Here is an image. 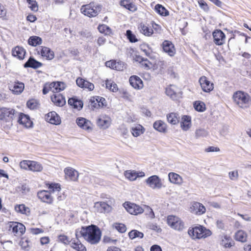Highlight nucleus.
Listing matches in <instances>:
<instances>
[{
  "label": "nucleus",
  "instance_id": "17",
  "mask_svg": "<svg viewBox=\"0 0 251 251\" xmlns=\"http://www.w3.org/2000/svg\"><path fill=\"white\" fill-rule=\"evenodd\" d=\"M191 212L196 215H201L205 212V207L201 203L193 202L190 208Z\"/></svg>",
  "mask_w": 251,
  "mask_h": 251
},
{
  "label": "nucleus",
  "instance_id": "18",
  "mask_svg": "<svg viewBox=\"0 0 251 251\" xmlns=\"http://www.w3.org/2000/svg\"><path fill=\"white\" fill-rule=\"evenodd\" d=\"M51 100L58 106H63L66 103L65 97L60 93L53 94L50 97Z\"/></svg>",
  "mask_w": 251,
  "mask_h": 251
},
{
  "label": "nucleus",
  "instance_id": "35",
  "mask_svg": "<svg viewBox=\"0 0 251 251\" xmlns=\"http://www.w3.org/2000/svg\"><path fill=\"white\" fill-rule=\"evenodd\" d=\"M71 247L77 251H87L85 246L79 240L77 242H75V240H73L71 243Z\"/></svg>",
  "mask_w": 251,
  "mask_h": 251
},
{
  "label": "nucleus",
  "instance_id": "40",
  "mask_svg": "<svg viewBox=\"0 0 251 251\" xmlns=\"http://www.w3.org/2000/svg\"><path fill=\"white\" fill-rule=\"evenodd\" d=\"M235 239L236 240L245 242L247 240V235L244 231L243 230H238L235 235Z\"/></svg>",
  "mask_w": 251,
  "mask_h": 251
},
{
  "label": "nucleus",
  "instance_id": "29",
  "mask_svg": "<svg viewBox=\"0 0 251 251\" xmlns=\"http://www.w3.org/2000/svg\"><path fill=\"white\" fill-rule=\"evenodd\" d=\"M153 126L155 129L160 132L165 133L167 130L166 124L161 120L155 121L153 123Z\"/></svg>",
  "mask_w": 251,
  "mask_h": 251
},
{
  "label": "nucleus",
  "instance_id": "30",
  "mask_svg": "<svg viewBox=\"0 0 251 251\" xmlns=\"http://www.w3.org/2000/svg\"><path fill=\"white\" fill-rule=\"evenodd\" d=\"M169 179L171 183L180 184L182 182V177L175 173H170L168 175Z\"/></svg>",
  "mask_w": 251,
  "mask_h": 251
},
{
  "label": "nucleus",
  "instance_id": "50",
  "mask_svg": "<svg viewBox=\"0 0 251 251\" xmlns=\"http://www.w3.org/2000/svg\"><path fill=\"white\" fill-rule=\"evenodd\" d=\"M208 132L204 128L198 129L195 131V137L197 138L206 137Z\"/></svg>",
  "mask_w": 251,
  "mask_h": 251
},
{
  "label": "nucleus",
  "instance_id": "59",
  "mask_svg": "<svg viewBox=\"0 0 251 251\" xmlns=\"http://www.w3.org/2000/svg\"><path fill=\"white\" fill-rule=\"evenodd\" d=\"M115 228L121 233H124L126 231V227L124 224H116L115 226Z\"/></svg>",
  "mask_w": 251,
  "mask_h": 251
},
{
  "label": "nucleus",
  "instance_id": "41",
  "mask_svg": "<svg viewBox=\"0 0 251 251\" xmlns=\"http://www.w3.org/2000/svg\"><path fill=\"white\" fill-rule=\"evenodd\" d=\"M128 236L131 239H134L137 237L142 239L144 237V233L137 230L133 229L128 233Z\"/></svg>",
  "mask_w": 251,
  "mask_h": 251
},
{
  "label": "nucleus",
  "instance_id": "4",
  "mask_svg": "<svg viewBox=\"0 0 251 251\" xmlns=\"http://www.w3.org/2000/svg\"><path fill=\"white\" fill-rule=\"evenodd\" d=\"M188 233L192 238L195 239L208 237L211 234V232L210 230L200 225L191 228H190L188 229Z\"/></svg>",
  "mask_w": 251,
  "mask_h": 251
},
{
  "label": "nucleus",
  "instance_id": "47",
  "mask_svg": "<svg viewBox=\"0 0 251 251\" xmlns=\"http://www.w3.org/2000/svg\"><path fill=\"white\" fill-rule=\"evenodd\" d=\"M58 241L62 243L65 245H71V243L73 241L70 240V238L64 234H60L58 236Z\"/></svg>",
  "mask_w": 251,
  "mask_h": 251
},
{
  "label": "nucleus",
  "instance_id": "3",
  "mask_svg": "<svg viewBox=\"0 0 251 251\" xmlns=\"http://www.w3.org/2000/svg\"><path fill=\"white\" fill-rule=\"evenodd\" d=\"M18 112L12 108L0 107V120L8 123L12 126V121L16 120Z\"/></svg>",
  "mask_w": 251,
  "mask_h": 251
},
{
  "label": "nucleus",
  "instance_id": "54",
  "mask_svg": "<svg viewBox=\"0 0 251 251\" xmlns=\"http://www.w3.org/2000/svg\"><path fill=\"white\" fill-rule=\"evenodd\" d=\"M28 3V7L30 9L34 12H36L38 10V5L37 2L35 0H26Z\"/></svg>",
  "mask_w": 251,
  "mask_h": 251
},
{
  "label": "nucleus",
  "instance_id": "14",
  "mask_svg": "<svg viewBox=\"0 0 251 251\" xmlns=\"http://www.w3.org/2000/svg\"><path fill=\"white\" fill-rule=\"evenodd\" d=\"M11 223L10 227L12 228V232L15 236H21L25 232V227L23 224L18 222H11Z\"/></svg>",
  "mask_w": 251,
  "mask_h": 251
},
{
  "label": "nucleus",
  "instance_id": "52",
  "mask_svg": "<svg viewBox=\"0 0 251 251\" xmlns=\"http://www.w3.org/2000/svg\"><path fill=\"white\" fill-rule=\"evenodd\" d=\"M79 34L81 36V39L83 40H90L93 38L91 32L87 30H82L79 32Z\"/></svg>",
  "mask_w": 251,
  "mask_h": 251
},
{
  "label": "nucleus",
  "instance_id": "57",
  "mask_svg": "<svg viewBox=\"0 0 251 251\" xmlns=\"http://www.w3.org/2000/svg\"><path fill=\"white\" fill-rule=\"evenodd\" d=\"M48 187L50 190L53 192L55 191L59 192L61 190L60 185L59 183H50L48 184Z\"/></svg>",
  "mask_w": 251,
  "mask_h": 251
},
{
  "label": "nucleus",
  "instance_id": "63",
  "mask_svg": "<svg viewBox=\"0 0 251 251\" xmlns=\"http://www.w3.org/2000/svg\"><path fill=\"white\" fill-rule=\"evenodd\" d=\"M116 61L114 60H111L110 61H107L105 62V66L107 67H109L112 69L116 70Z\"/></svg>",
  "mask_w": 251,
  "mask_h": 251
},
{
  "label": "nucleus",
  "instance_id": "33",
  "mask_svg": "<svg viewBox=\"0 0 251 251\" xmlns=\"http://www.w3.org/2000/svg\"><path fill=\"white\" fill-rule=\"evenodd\" d=\"M28 43L31 46L36 47L37 45H40L42 43V39L39 36H30L28 40Z\"/></svg>",
  "mask_w": 251,
  "mask_h": 251
},
{
  "label": "nucleus",
  "instance_id": "61",
  "mask_svg": "<svg viewBox=\"0 0 251 251\" xmlns=\"http://www.w3.org/2000/svg\"><path fill=\"white\" fill-rule=\"evenodd\" d=\"M18 190L23 194H26L29 191V189L26 184H24L18 187Z\"/></svg>",
  "mask_w": 251,
  "mask_h": 251
},
{
  "label": "nucleus",
  "instance_id": "1",
  "mask_svg": "<svg viewBox=\"0 0 251 251\" xmlns=\"http://www.w3.org/2000/svg\"><path fill=\"white\" fill-rule=\"evenodd\" d=\"M79 233L86 241L92 245L98 244L101 239V232L98 226L94 225L82 226Z\"/></svg>",
  "mask_w": 251,
  "mask_h": 251
},
{
  "label": "nucleus",
  "instance_id": "45",
  "mask_svg": "<svg viewBox=\"0 0 251 251\" xmlns=\"http://www.w3.org/2000/svg\"><path fill=\"white\" fill-rule=\"evenodd\" d=\"M51 85L59 92L64 90L66 87L65 83L61 81L53 82L51 84Z\"/></svg>",
  "mask_w": 251,
  "mask_h": 251
},
{
  "label": "nucleus",
  "instance_id": "10",
  "mask_svg": "<svg viewBox=\"0 0 251 251\" xmlns=\"http://www.w3.org/2000/svg\"><path fill=\"white\" fill-rule=\"evenodd\" d=\"M213 42L217 46H222L225 43L226 35L221 29H215L212 32Z\"/></svg>",
  "mask_w": 251,
  "mask_h": 251
},
{
  "label": "nucleus",
  "instance_id": "20",
  "mask_svg": "<svg viewBox=\"0 0 251 251\" xmlns=\"http://www.w3.org/2000/svg\"><path fill=\"white\" fill-rule=\"evenodd\" d=\"M10 90L12 91L14 94H20L22 93L25 88V84L24 83L17 81H15L13 84H11L9 86Z\"/></svg>",
  "mask_w": 251,
  "mask_h": 251
},
{
  "label": "nucleus",
  "instance_id": "22",
  "mask_svg": "<svg viewBox=\"0 0 251 251\" xmlns=\"http://www.w3.org/2000/svg\"><path fill=\"white\" fill-rule=\"evenodd\" d=\"M129 81L130 84L136 89H141L143 87V81L137 75L131 76L129 78Z\"/></svg>",
  "mask_w": 251,
  "mask_h": 251
},
{
  "label": "nucleus",
  "instance_id": "34",
  "mask_svg": "<svg viewBox=\"0 0 251 251\" xmlns=\"http://www.w3.org/2000/svg\"><path fill=\"white\" fill-rule=\"evenodd\" d=\"M95 206L99 208L100 212H108L111 207L105 202H97L95 203Z\"/></svg>",
  "mask_w": 251,
  "mask_h": 251
},
{
  "label": "nucleus",
  "instance_id": "39",
  "mask_svg": "<svg viewBox=\"0 0 251 251\" xmlns=\"http://www.w3.org/2000/svg\"><path fill=\"white\" fill-rule=\"evenodd\" d=\"M124 175L125 177L130 181H134L139 176V174L134 171H126Z\"/></svg>",
  "mask_w": 251,
  "mask_h": 251
},
{
  "label": "nucleus",
  "instance_id": "23",
  "mask_svg": "<svg viewBox=\"0 0 251 251\" xmlns=\"http://www.w3.org/2000/svg\"><path fill=\"white\" fill-rule=\"evenodd\" d=\"M37 197L42 201L48 203H51L53 201L50 194L47 191L43 190L38 192Z\"/></svg>",
  "mask_w": 251,
  "mask_h": 251
},
{
  "label": "nucleus",
  "instance_id": "58",
  "mask_svg": "<svg viewBox=\"0 0 251 251\" xmlns=\"http://www.w3.org/2000/svg\"><path fill=\"white\" fill-rule=\"evenodd\" d=\"M96 101L98 102V105L99 106L100 108L106 106V100L105 98L100 96H96Z\"/></svg>",
  "mask_w": 251,
  "mask_h": 251
},
{
  "label": "nucleus",
  "instance_id": "60",
  "mask_svg": "<svg viewBox=\"0 0 251 251\" xmlns=\"http://www.w3.org/2000/svg\"><path fill=\"white\" fill-rule=\"evenodd\" d=\"M198 3L200 7L204 11L208 12L209 11V7L204 0H199Z\"/></svg>",
  "mask_w": 251,
  "mask_h": 251
},
{
  "label": "nucleus",
  "instance_id": "36",
  "mask_svg": "<svg viewBox=\"0 0 251 251\" xmlns=\"http://www.w3.org/2000/svg\"><path fill=\"white\" fill-rule=\"evenodd\" d=\"M154 10L158 14L162 16H167L169 15V12L164 6L160 4L155 6Z\"/></svg>",
  "mask_w": 251,
  "mask_h": 251
},
{
  "label": "nucleus",
  "instance_id": "64",
  "mask_svg": "<svg viewBox=\"0 0 251 251\" xmlns=\"http://www.w3.org/2000/svg\"><path fill=\"white\" fill-rule=\"evenodd\" d=\"M228 175L230 179L232 180H235L237 179L238 177V174L237 171L229 172Z\"/></svg>",
  "mask_w": 251,
  "mask_h": 251
},
{
  "label": "nucleus",
  "instance_id": "15",
  "mask_svg": "<svg viewBox=\"0 0 251 251\" xmlns=\"http://www.w3.org/2000/svg\"><path fill=\"white\" fill-rule=\"evenodd\" d=\"M45 120L47 122L55 125H59L61 122L60 117L55 111H51L46 114Z\"/></svg>",
  "mask_w": 251,
  "mask_h": 251
},
{
  "label": "nucleus",
  "instance_id": "53",
  "mask_svg": "<svg viewBox=\"0 0 251 251\" xmlns=\"http://www.w3.org/2000/svg\"><path fill=\"white\" fill-rule=\"evenodd\" d=\"M31 162V160H24L20 162V166L21 169L26 170H28L30 171V168H31V166L30 164V163Z\"/></svg>",
  "mask_w": 251,
  "mask_h": 251
},
{
  "label": "nucleus",
  "instance_id": "16",
  "mask_svg": "<svg viewBox=\"0 0 251 251\" xmlns=\"http://www.w3.org/2000/svg\"><path fill=\"white\" fill-rule=\"evenodd\" d=\"M76 123L79 127L88 132L92 130L91 122L84 118H77L76 119Z\"/></svg>",
  "mask_w": 251,
  "mask_h": 251
},
{
  "label": "nucleus",
  "instance_id": "43",
  "mask_svg": "<svg viewBox=\"0 0 251 251\" xmlns=\"http://www.w3.org/2000/svg\"><path fill=\"white\" fill-rule=\"evenodd\" d=\"M195 109L199 112H203L205 110V104L201 101H196L194 103Z\"/></svg>",
  "mask_w": 251,
  "mask_h": 251
},
{
  "label": "nucleus",
  "instance_id": "9",
  "mask_svg": "<svg viewBox=\"0 0 251 251\" xmlns=\"http://www.w3.org/2000/svg\"><path fill=\"white\" fill-rule=\"evenodd\" d=\"M36 51L38 54H40L47 60H50L54 57V52L47 47L40 46L36 49Z\"/></svg>",
  "mask_w": 251,
  "mask_h": 251
},
{
  "label": "nucleus",
  "instance_id": "51",
  "mask_svg": "<svg viewBox=\"0 0 251 251\" xmlns=\"http://www.w3.org/2000/svg\"><path fill=\"white\" fill-rule=\"evenodd\" d=\"M105 84L106 88L109 89L110 91L113 92H116L118 91V86L115 83L111 82L109 80H106Z\"/></svg>",
  "mask_w": 251,
  "mask_h": 251
},
{
  "label": "nucleus",
  "instance_id": "56",
  "mask_svg": "<svg viewBox=\"0 0 251 251\" xmlns=\"http://www.w3.org/2000/svg\"><path fill=\"white\" fill-rule=\"evenodd\" d=\"M38 105V101L34 99L28 100L26 102L27 107L30 109H36Z\"/></svg>",
  "mask_w": 251,
  "mask_h": 251
},
{
  "label": "nucleus",
  "instance_id": "49",
  "mask_svg": "<svg viewBox=\"0 0 251 251\" xmlns=\"http://www.w3.org/2000/svg\"><path fill=\"white\" fill-rule=\"evenodd\" d=\"M126 35L130 43H136L138 41L136 36L129 29L126 31Z\"/></svg>",
  "mask_w": 251,
  "mask_h": 251
},
{
  "label": "nucleus",
  "instance_id": "62",
  "mask_svg": "<svg viewBox=\"0 0 251 251\" xmlns=\"http://www.w3.org/2000/svg\"><path fill=\"white\" fill-rule=\"evenodd\" d=\"M96 100H97L96 96L91 97L89 100V102L90 103V104H91L92 107L93 108V109L100 108L99 106L98 105V102H97Z\"/></svg>",
  "mask_w": 251,
  "mask_h": 251
},
{
  "label": "nucleus",
  "instance_id": "5",
  "mask_svg": "<svg viewBox=\"0 0 251 251\" xmlns=\"http://www.w3.org/2000/svg\"><path fill=\"white\" fill-rule=\"evenodd\" d=\"M233 98L235 102L242 108H245L249 106L251 98L246 93L242 91L235 92Z\"/></svg>",
  "mask_w": 251,
  "mask_h": 251
},
{
  "label": "nucleus",
  "instance_id": "42",
  "mask_svg": "<svg viewBox=\"0 0 251 251\" xmlns=\"http://www.w3.org/2000/svg\"><path fill=\"white\" fill-rule=\"evenodd\" d=\"M98 29L100 32L105 35H110L112 33L111 29L105 25H99Z\"/></svg>",
  "mask_w": 251,
  "mask_h": 251
},
{
  "label": "nucleus",
  "instance_id": "27",
  "mask_svg": "<svg viewBox=\"0 0 251 251\" xmlns=\"http://www.w3.org/2000/svg\"><path fill=\"white\" fill-rule=\"evenodd\" d=\"M191 117L188 115H184L181 118L180 126L183 130L186 131L190 128L191 126Z\"/></svg>",
  "mask_w": 251,
  "mask_h": 251
},
{
  "label": "nucleus",
  "instance_id": "2",
  "mask_svg": "<svg viewBox=\"0 0 251 251\" xmlns=\"http://www.w3.org/2000/svg\"><path fill=\"white\" fill-rule=\"evenodd\" d=\"M101 8V5L91 2L88 4L82 5L80 11L84 15L91 18L97 16L100 12Z\"/></svg>",
  "mask_w": 251,
  "mask_h": 251
},
{
  "label": "nucleus",
  "instance_id": "55",
  "mask_svg": "<svg viewBox=\"0 0 251 251\" xmlns=\"http://www.w3.org/2000/svg\"><path fill=\"white\" fill-rule=\"evenodd\" d=\"M166 94L174 100H176L177 98L176 92L171 87L166 88Z\"/></svg>",
  "mask_w": 251,
  "mask_h": 251
},
{
  "label": "nucleus",
  "instance_id": "6",
  "mask_svg": "<svg viewBox=\"0 0 251 251\" xmlns=\"http://www.w3.org/2000/svg\"><path fill=\"white\" fill-rule=\"evenodd\" d=\"M167 221L168 225L176 230L182 231L184 228V222L176 216L169 215Z\"/></svg>",
  "mask_w": 251,
  "mask_h": 251
},
{
  "label": "nucleus",
  "instance_id": "8",
  "mask_svg": "<svg viewBox=\"0 0 251 251\" xmlns=\"http://www.w3.org/2000/svg\"><path fill=\"white\" fill-rule=\"evenodd\" d=\"M163 51L171 57L175 56L176 50L173 43L167 40H164L161 44Z\"/></svg>",
  "mask_w": 251,
  "mask_h": 251
},
{
  "label": "nucleus",
  "instance_id": "44",
  "mask_svg": "<svg viewBox=\"0 0 251 251\" xmlns=\"http://www.w3.org/2000/svg\"><path fill=\"white\" fill-rule=\"evenodd\" d=\"M97 124L100 128L106 129L109 126V122L104 119L99 118L97 120Z\"/></svg>",
  "mask_w": 251,
  "mask_h": 251
},
{
  "label": "nucleus",
  "instance_id": "24",
  "mask_svg": "<svg viewBox=\"0 0 251 251\" xmlns=\"http://www.w3.org/2000/svg\"><path fill=\"white\" fill-rule=\"evenodd\" d=\"M65 177L71 180H76L78 177V172L72 168H67L64 170Z\"/></svg>",
  "mask_w": 251,
  "mask_h": 251
},
{
  "label": "nucleus",
  "instance_id": "13",
  "mask_svg": "<svg viewBox=\"0 0 251 251\" xmlns=\"http://www.w3.org/2000/svg\"><path fill=\"white\" fill-rule=\"evenodd\" d=\"M146 182L150 187L153 189L160 188L162 187L161 179L156 175L150 176L146 180Z\"/></svg>",
  "mask_w": 251,
  "mask_h": 251
},
{
  "label": "nucleus",
  "instance_id": "38",
  "mask_svg": "<svg viewBox=\"0 0 251 251\" xmlns=\"http://www.w3.org/2000/svg\"><path fill=\"white\" fill-rule=\"evenodd\" d=\"M145 129L142 126L139 125L137 126L133 127L131 128V133L133 136L138 137L141 134H143Z\"/></svg>",
  "mask_w": 251,
  "mask_h": 251
},
{
  "label": "nucleus",
  "instance_id": "21",
  "mask_svg": "<svg viewBox=\"0 0 251 251\" xmlns=\"http://www.w3.org/2000/svg\"><path fill=\"white\" fill-rule=\"evenodd\" d=\"M42 65L43 64L41 62L36 60L33 57L30 56L27 61L24 64V67L36 69L41 67Z\"/></svg>",
  "mask_w": 251,
  "mask_h": 251
},
{
  "label": "nucleus",
  "instance_id": "32",
  "mask_svg": "<svg viewBox=\"0 0 251 251\" xmlns=\"http://www.w3.org/2000/svg\"><path fill=\"white\" fill-rule=\"evenodd\" d=\"M221 244L226 248H230L234 246V242L230 236L225 235L221 240Z\"/></svg>",
  "mask_w": 251,
  "mask_h": 251
},
{
  "label": "nucleus",
  "instance_id": "12",
  "mask_svg": "<svg viewBox=\"0 0 251 251\" xmlns=\"http://www.w3.org/2000/svg\"><path fill=\"white\" fill-rule=\"evenodd\" d=\"M202 90L206 93H209L214 89V84L208 80L205 76H201L199 80Z\"/></svg>",
  "mask_w": 251,
  "mask_h": 251
},
{
  "label": "nucleus",
  "instance_id": "11",
  "mask_svg": "<svg viewBox=\"0 0 251 251\" xmlns=\"http://www.w3.org/2000/svg\"><path fill=\"white\" fill-rule=\"evenodd\" d=\"M16 120H17V122L19 124L23 125L26 127H31L32 126L33 122L31 121L28 115L18 112Z\"/></svg>",
  "mask_w": 251,
  "mask_h": 251
},
{
  "label": "nucleus",
  "instance_id": "37",
  "mask_svg": "<svg viewBox=\"0 0 251 251\" xmlns=\"http://www.w3.org/2000/svg\"><path fill=\"white\" fill-rule=\"evenodd\" d=\"M178 114L175 113H171L167 115L168 122L172 125H176L179 122Z\"/></svg>",
  "mask_w": 251,
  "mask_h": 251
},
{
  "label": "nucleus",
  "instance_id": "46",
  "mask_svg": "<svg viewBox=\"0 0 251 251\" xmlns=\"http://www.w3.org/2000/svg\"><path fill=\"white\" fill-rule=\"evenodd\" d=\"M31 166L30 168V171L32 172H41L43 170V167L42 165L36 161H32L31 163H30Z\"/></svg>",
  "mask_w": 251,
  "mask_h": 251
},
{
  "label": "nucleus",
  "instance_id": "7",
  "mask_svg": "<svg viewBox=\"0 0 251 251\" xmlns=\"http://www.w3.org/2000/svg\"><path fill=\"white\" fill-rule=\"evenodd\" d=\"M123 206L131 215H137L144 212V209L141 206L129 201H126L123 203Z\"/></svg>",
  "mask_w": 251,
  "mask_h": 251
},
{
  "label": "nucleus",
  "instance_id": "25",
  "mask_svg": "<svg viewBox=\"0 0 251 251\" xmlns=\"http://www.w3.org/2000/svg\"><path fill=\"white\" fill-rule=\"evenodd\" d=\"M25 50L23 47L19 46L16 47L12 50V55L17 57L20 60H23L25 58Z\"/></svg>",
  "mask_w": 251,
  "mask_h": 251
},
{
  "label": "nucleus",
  "instance_id": "28",
  "mask_svg": "<svg viewBox=\"0 0 251 251\" xmlns=\"http://www.w3.org/2000/svg\"><path fill=\"white\" fill-rule=\"evenodd\" d=\"M68 104L73 106L74 108H78L81 109L83 106V103L82 100H78L76 97H73L68 100Z\"/></svg>",
  "mask_w": 251,
  "mask_h": 251
},
{
  "label": "nucleus",
  "instance_id": "26",
  "mask_svg": "<svg viewBox=\"0 0 251 251\" xmlns=\"http://www.w3.org/2000/svg\"><path fill=\"white\" fill-rule=\"evenodd\" d=\"M138 29L140 33L146 36L150 37L153 33V29L143 23L139 24Z\"/></svg>",
  "mask_w": 251,
  "mask_h": 251
},
{
  "label": "nucleus",
  "instance_id": "31",
  "mask_svg": "<svg viewBox=\"0 0 251 251\" xmlns=\"http://www.w3.org/2000/svg\"><path fill=\"white\" fill-rule=\"evenodd\" d=\"M120 5L132 12H134L137 10L136 5L129 0H121Z\"/></svg>",
  "mask_w": 251,
  "mask_h": 251
},
{
  "label": "nucleus",
  "instance_id": "48",
  "mask_svg": "<svg viewBox=\"0 0 251 251\" xmlns=\"http://www.w3.org/2000/svg\"><path fill=\"white\" fill-rule=\"evenodd\" d=\"M14 209L16 212L22 214H26L27 211L29 212V208L24 204L16 205Z\"/></svg>",
  "mask_w": 251,
  "mask_h": 251
},
{
  "label": "nucleus",
  "instance_id": "19",
  "mask_svg": "<svg viewBox=\"0 0 251 251\" xmlns=\"http://www.w3.org/2000/svg\"><path fill=\"white\" fill-rule=\"evenodd\" d=\"M77 85L83 89H87L89 91H92L94 89V85L81 77H78L76 80Z\"/></svg>",
  "mask_w": 251,
  "mask_h": 251
}]
</instances>
